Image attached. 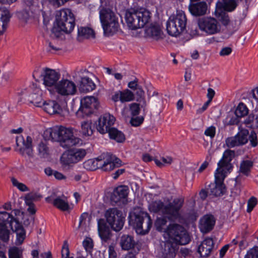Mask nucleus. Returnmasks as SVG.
<instances>
[{
	"mask_svg": "<svg viewBox=\"0 0 258 258\" xmlns=\"http://www.w3.org/2000/svg\"><path fill=\"white\" fill-rule=\"evenodd\" d=\"M8 227L16 234V244H22L26 238V231L23 226L9 213L0 212V239L4 242H7L9 239Z\"/></svg>",
	"mask_w": 258,
	"mask_h": 258,
	"instance_id": "f257e3e1",
	"label": "nucleus"
},
{
	"mask_svg": "<svg viewBox=\"0 0 258 258\" xmlns=\"http://www.w3.org/2000/svg\"><path fill=\"white\" fill-rule=\"evenodd\" d=\"M74 128L60 126L49 129L45 132V136L54 142H58L63 148L68 149L82 143V140L74 135Z\"/></svg>",
	"mask_w": 258,
	"mask_h": 258,
	"instance_id": "f03ea898",
	"label": "nucleus"
},
{
	"mask_svg": "<svg viewBox=\"0 0 258 258\" xmlns=\"http://www.w3.org/2000/svg\"><path fill=\"white\" fill-rule=\"evenodd\" d=\"M183 204V200L175 199L172 202L165 204L160 200L152 202L149 206L150 211L166 215L170 221H174L179 217V210Z\"/></svg>",
	"mask_w": 258,
	"mask_h": 258,
	"instance_id": "7ed1b4c3",
	"label": "nucleus"
},
{
	"mask_svg": "<svg viewBox=\"0 0 258 258\" xmlns=\"http://www.w3.org/2000/svg\"><path fill=\"white\" fill-rule=\"evenodd\" d=\"M150 19V12L144 9L131 10L126 12L125 14L127 25L131 30L143 28L149 22Z\"/></svg>",
	"mask_w": 258,
	"mask_h": 258,
	"instance_id": "20e7f679",
	"label": "nucleus"
},
{
	"mask_svg": "<svg viewBox=\"0 0 258 258\" xmlns=\"http://www.w3.org/2000/svg\"><path fill=\"white\" fill-rule=\"evenodd\" d=\"M100 19L104 34L109 36L116 33L119 27L118 18L109 9H102L99 12Z\"/></svg>",
	"mask_w": 258,
	"mask_h": 258,
	"instance_id": "39448f33",
	"label": "nucleus"
},
{
	"mask_svg": "<svg viewBox=\"0 0 258 258\" xmlns=\"http://www.w3.org/2000/svg\"><path fill=\"white\" fill-rule=\"evenodd\" d=\"M187 19L182 11H177L176 15H171L166 22V30L169 35L176 37L185 29Z\"/></svg>",
	"mask_w": 258,
	"mask_h": 258,
	"instance_id": "423d86ee",
	"label": "nucleus"
},
{
	"mask_svg": "<svg viewBox=\"0 0 258 258\" xmlns=\"http://www.w3.org/2000/svg\"><path fill=\"white\" fill-rule=\"evenodd\" d=\"M169 238L176 244L185 245L189 243L190 238L184 228L177 224H170L165 230Z\"/></svg>",
	"mask_w": 258,
	"mask_h": 258,
	"instance_id": "0eeeda50",
	"label": "nucleus"
},
{
	"mask_svg": "<svg viewBox=\"0 0 258 258\" xmlns=\"http://www.w3.org/2000/svg\"><path fill=\"white\" fill-rule=\"evenodd\" d=\"M57 25L66 33L71 32L75 25V18L70 9L60 10L56 16Z\"/></svg>",
	"mask_w": 258,
	"mask_h": 258,
	"instance_id": "6e6552de",
	"label": "nucleus"
},
{
	"mask_svg": "<svg viewBox=\"0 0 258 258\" xmlns=\"http://www.w3.org/2000/svg\"><path fill=\"white\" fill-rule=\"evenodd\" d=\"M129 223L136 228L138 233L143 235L149 231L152 225L150 216L147 213L144 212L135 215V219H130Z\"/></svg>",
	"mask_w": 258,
	"mask_h": 258,
	"instance_id": "1a4fd4ad",
	"label": "nucleus"
},
{
	"mask_svg": "<svg viewBox=\"0 0 258 258\" xmlns=\"http://www.w3.org/2000/svg\"><path fill=\"white\" fill-rule=\"evenodd\" d=\"M99 103L96 98L94 96H86L81 100V106L76 114L79 118L88 116L98 109Z\"/></svg>",
	"mask_w": 258,
	"mask_h": 258,
	"instance_id": "9d476101",
	"label": "nucleus"
},
{
	"mask_svg": "<svg viewBox=\"0 0 258 258\" xmlns=\"http://www.w3.org/2000/svg\"><path fill=\"white\" fill-rule=\"evenodd\" d=\"M105 216L107 222L113 230L119 231L122 228L124 217L122 216V212L117 208L108 209L105 212Z\"/></svg>",
	"mask_w": 258,
	"mask_h": 258,
	"instance_id": "9b49d317",
	"label": "nucleus"
},
{
	"mask_svg": "<svg viewBox=\"0 0 258 258\" xmlns=\"http://www.w3.org/2000/svg\"><path fill=\"white\" fill-rule=\"evenodd\" d=\"M198 24L201 30L210 35L218 33L221 30V26L218 20L211 17L199 19Z\"/></svg>",
	"mask_w": 258,
	"mask_h": 258,
	"instance_id": "f8f14e48",
	"label": "nucleus"
},
{
	"mask_svg": "<svg viewBox=\"0 0 258 258\" xmlns=\"http://www.w3.org/2000/svg\"><path fill=\"white\" fill-rule=\"evenodd\" d=\"M87 152L83 149H74L64 152L60 158L61 163L64 165L75 164L82 160Z\"/></svg>",
	"mask_w": 258,
	"mask_h": 258,
	"instance_id": "ddd939ff",
	"label": "nucleus"
},
{
	"mask_svg": "<svg viewBox=\"0 0 258 258\" xmlns=\"http://www.w3.org/2000/svg\"><path fill=\"white\" fill-rule=\"evenodd\" d=\"M60 74L54 70L45 68L41 76L42 77L43 84L48 90L52 93L54 92L55 85L58 83Z\"/></svg>",
	"mask_w": 258,
	"mask_h": 258,
	"instance_id": "4468645a",
	"label": "nucleus"
},
{
	"mask_svg": "<svg viewBox=\"0 0 258 258\" xmlns=\"http://www.w3.org/2000/svg\"><path fill=\"white\" fill-rule=\"evenodd\" d=\"M235 156V152L229 149L226 150L223 153L222 159L218 163L216 171L227 174L232 170L233 166L231 161Z\"/></svg>",
	"mask_w": 258,
	"mask_h": 258,
	"instance_id": "2eb2a0df",
	"label": "nucleus"
},
{
	"mask_svg": "<svg viewBox=\"0 0 258 258\" xmlns=\"http://www.w3.org/2000/svg\"><path fill=\"white\" fill-rule=\"evenodd\" d=\"M63 96L72 95L75 94L77 88L75 84L67 79H63L55 85L54 91Z\"/></svg>",
	"mask_w": 258,
	"mask_h": 258,
	"instance_id": "dca6fc26",
	"label": "nucleus"
},
{
	"mask_svg": "<svg viewBox=\"0 0 258 258\" xmlns=\"http://www.w3.org/2000/svg\"><path fill=\"white\" fill-rule=\"evenodd\" d=\"M16 144L20 146L18 151L22 156L26 158L34 154L31 137L27 136L26 139L22 136L17 137Z\"/></svg>",
	"mask_w": 258,
	"mask_h": 258,
	"instance_id": "f3484780",
	"label": "nucleus"
},
{
	"mask_svg": "<svg viewBox=\"0 0 258 258\" xmlns=\"http://www.w3.org/2000/svg\"><path fill=\"white\" fill-rule=\"evenodd\" d=\"M227 176L225 173L218 171L215 173V182L210 185V193L211 195L218 197L222 196L225 192V186L223 181Z\"/></svg>",
	"mask_w": 258,
	"mask_h": 258,
	"instance_id": "a211bd4d",
	"label": "nucleus"
},
{
	"mask_svg": "<svg viewBox=\"0 0 258 258\" xmlns=\"http://www.w3.org/2000/svg\"><path fill=\"white\" fill-rule=\"evenodd\" d=\"M248 136L247 130H240L235 136L226 139V145L230 148L244 145L248 142Z\"/></svg>",
	"mask_w": 258,
	"mask_h": 258,
	"instance_id": "6ab92c4d",
	"label": "nucleus"
},
{
	"mask_svg": "<svg viewBox=\"0 0 258 258\" xmlns=\"http://www.w3.org/2000/svg\"><path fill=\"white\" fill-rule=\"evenodd\" d=\"M115 121V117L109 113H105L101 116L98 119V124L97 125V131L101 134H105L111 129Z\"/></svg>",
	"mask_w": 258,
	"mask_h": 258,
	"instance_id": "aec40b11",
	"label": "nucleus"
},
{
	"mask_svg": "<svg viewBox=\"0 0 258 258\" xmlns=\"http://www.w3.org/2000/svg\"><path fill=\"white\" fill-rule=\"evenodd\" d=\"M43 106L45 111L50 115L59 114L62 113L63 109L67 107V102L64 99L59 104L55 101H49L47 103L45 102Z\"/></svg>",
	"mask_w": 258,
	"mask_h": 258,
	"instance_id": "412c9836",
	"label": "nucleus"
},
{
	"mask_svg": "<svg viewBox=\"0 0 258 258\" xmlns=\"http://www.w3.org/2000/svg\"><path fill=\"white\" fill-rule=\"evenodd\" d=\"M128 193V188L127 186H119L113 190L110 197L111 201L114 204L124 203L127 197Z\"/></svg>",
	"mask_w": 258,
	"mask_h": 258,
	"instance_id": "4be33fe9",
	"label": "nucleus"
},
{
	"mask_svg": "<svg viewBox=\"0 0 258 258\" xmlns=\"http://www.w3.org/2000/svg\"><path fill=\"white\" fill-rule=\"evenodd\" d=\"M98 160L99 161V168L104 171H110L115 168L114 164L113 163V159L111 158L110 153H103L99 157Z\"/></svg>",
	"mask_w": 258,
	"mask_h": 258,
	"instance_id": "5701e85b",
	"label": "nucleus"
},
{
	"mask_svg": "<svg viewBox=\"0 0 258 258\" xmlns=\"http://www.w3.org/2000/svg\"><path fill=\"white\" fill-rule=\"evenodd\" d=\"M214 244L212 238H208L203 240L199 246L198 249V252L200 253L201 256L203 257H208L213 250Z\"/></svg>",
	"mask_w": 258,
	"mask_h": 258,
	"instance_id": "b1692460",
	"label": "nucleus"
},
{
	"mask_svg": "<svg viewBox=\"0 0 258 258\" xmlns=\"http://www.w3.org/2000/svg\"><path fill=\"white\" fill-rule=\"evenodd\" d=\"M163 103V98L162 95H159L157 92H153L150 100V108L154 112L160 114L162 111V106Z\"/></svg>",
	"mask_w": 258,
	"mask_h": 258,
	"instance_id": "393cba45",
	"label": "nucleus"
},
{
	"mask_svg": "<svg viewBox=\"0 0 258 258\" xmlns=\"http://www.w3.org/2000/svg\"><path fill=\"white\" fill-rule=\"evenodd\" d=\"M119 244L122 250H130L135 248L137 242L133 236L129 234H123L119 238Z\"/></svg>",
	"mask_w": 258,
	"mask_h": 258,
	"instance_id": "a878e982",
	"label": "nucleus"
},
{
	"mask_svg": "<svg viewBox=\"0 0 258 258\" xmlns=\"http://www.w3.org/2000/svg\"><path fill=\"white\" fill-rule=\"evenodd\" d=\"M146 37L158 41L163 38V34L160 27L155 25H151L145 29Z\"/></svg>",
	"mask_w": 258,
	"mask_h": 258,
	"instance_id": "bb28decb",
	"label": "nucleus"
},
{
	"mask_svg": "<svg viewBox=\"0 0 258 258\" xmlns=\"http://www.w3.org/2000/svg\"><path fill=\"white\" fill-rule=\"evenodd\" d=\"M215 219L212 215H205L200 220V229L203 233H207L213 229Z\"/></svg>",
	"mask_w": 258,
	"mask_h": 258,
	"instance_id": "cd10ccee",
	"label": "nucleus"
},
{
	"mask_svg": "<svg viewBox=\"0 0 258 258\" xmlns=\"http://www.w3.org/2000/svg\"><path fill=\"white\" fill-rule=\"evenodd\" d=\"M188 9L190 13L194 16H202L206 13L207 5L204 2H200L194 4H191L188 6Z\"/></svg>",
	"mask_w": 258,
	"mask_h": 258,
	"instance_id": "c85d7f7f",
	"label": "nucleus"
},
{
	"mask_svg": "<svg viewBox=\"0 0 258 258\" xmlns=\"http://www.w3.org/2000/svg\"><path fill=\"white\" fill-rule=\"evenodd\" d=\"M95 38L94 30L88 27H80L78 29L77 39L79 42H83L84 40Z\"/></svg>",
	"mask_w": 258,
	"mask_h": 258,
	"instance_id": "c756f323",
	"label": "nucleus"
},
{
	"mask_svg": "<svg viewBox=\"0 0 258 258\" xmlns=\"http://www.w3.org/2000/svg\"><path fill=\"white\" fill-rule=\"evenodd\" d=\"M98 230L99 236L103 240L107 241L110 238V230L104 219H100L98 221Z\"/></svg>",
	"mask_w": 258,
	"mask_h": 258,
	"instance_id": "7c9ffc66",
	"label": "nucleus"
},
{
	"mask_svg": "<svg viewBox=\"0 0 258 258\" xmlns=\"http://www.w3.org/2000/svg\"><path fill=\"white\" fill-rule=\"evenodd\" d=\"M96 85L88 77H82L81 79L79 90L81 92L87 93L95 89Z\"/></svg>",
	"mask_w": 258,
	"mask_h": 258,
	"instance_id": "2f4dec72",
	"label": "nucleus"
},
{
	"mask_svg": "<svg viewBox=\"0 0 258 258\" xmlns=\"http://www.w3.org/2000/svg\"><path fill=\"white\" fill-rule=\"evenodd\" d=\"M162 253L165 258H174L175 256V245L170 241L164 242L161 244Z\"/></svg>",
	"mask_w": 258,
	"mask_h": 258,
	"instance_id": "473e14b6",
	"label": "nucleus"
},
{
	"mask_svg": "<svg viewBox=\"0 0 258 258\" xmlns=\"http://www.w3.org/2000/svg\"><path fill=\"white\" fill-rule=\"evenodd\" d=\"M11 16L12 15L8 9H2L0 10V22L2 28V30H0V35H2L6 31Z\"/></svg>",
	"mask_w": 258,
	"mask_h": 258,
	"instance_id": "72a5a7b5",
	"label": "nucleus"
},
{
	"mask_svg": "<svg viewBox=\"0 0 258 258\" xmlns=\"http://www.w3.org/2000/svg\"><path fill=\"white\" fill-rule=\"evenodd\" d=\"M34 93L31 94L29 96L30 101L37 107L42 106L45 102L43 101L42 98V90L38 88H36L34 90Z\"/></svg>",
	"mask_w": 258,
	"mask_h": 258,
	"instance_id": "f704fd0d",
	"label": "nucleus"
},
{
	"mask_svg": "<svg viewBox=\"0 0 258 258\" xmlns=\"http://www.w3.org/2000/svg\"><path fill=\"white\" fill-rule=\"evenodd\" d=\"M53 205L58 209L63 211H68L70 209L68 198L64 195L55 198L53 199Z\"/></svg>",
	"mask_w": 258,
	"mask_h": 258,
	"instance_id": "c9c22d12",
	"label": "nucleus"
},
{
	"mask_svg": "<svg viewBox=\"0 0 258 258\" xmlns=\"http://www.w3.org/2000/svg\"><path fill=\"white\" fill-rule=\"evenodd\" d=\"M107 133H108L111 139L118 143H122L125 141V136L122 132L115 127H111Z\"/></svg>",
	"mask_w": 258,
	"mask_h": 258,
	"instance_id": "e433bc0d",
	"label": "nucleus"
},
{
	"mask_svg": "<svg viewBox=\"0 0 258 258\" xmlns=\"http://www.w3.org/2000/svg\"><path fill=\"white\" fill-rule=\"evenodd\" d=\"M253 162L250 160H243L240 164L239 172L246 176L249 175Z\"/></svg>",
	"mask_w": 258,
	"mask_h": 258,
	"instance_id": "4c0bfd02",
	"label": "nucleus"
},
{
	"mask_svg": "<svg viewBox=\"0 0 258 258\" xmlns=\"http://www.w3.org/2000/svg\"><path fill=\"white\" fill-rule=\"evenodd\" d=\"M135 90L136 91L135 94L136 96V99L137 101L142 103L141 107L143 109V111H145L147 106V103L145 99V92L141 86L137 88Z\"/></svg>",
	"mask_w": 258,
	"mask_h": 258,
	"instance_id": "58836bf2",
	"label": "nucleus"
},
{
	"mask_svg": "<svg viewBox=\"0 0 258 258\" xmlns=\"http://www.w3.org/2000/svg\"><path fill=\"white\" fill-rule=\"evenodd\" d=\"M81 133L83 136H91L93 133L91 120L83 121L81 123Z\"/></svg>",
	"mask_w": 258,
	"mask_h": 258,
	"instance_id": "ea45409f",
	"label": "nucleus"
},
{
	"mask_svg": "<svg viewBox=\"0 0 258 258\" xmlns=\"http://www.w3.org/2000/svg\"><path fill=\"white\" fill-rule=\"evenodd\" d=\"M38 155L41 158H45L49 153V149L46 140L41 141L38 145Z\"/></svg>",
	"mask_w": 258,
	"mask_h": 258,
	"instance_id": "a19ab883",
	"label": "nucleus"
},
{
	"mask_svg": "<svg viewBox=\"0 0 258 258\" xmlns=\"http://www.w3.org/2000/svg\"><path fill=\"white\" fill-rule=\"evenodd\" d=\"M24 248L21 247L13 246L9 249V258H24Z\"/></svg>",
	"mask_w": 258,
	"mask_h": 258,
	"instance_id": "79ce46f5",
	"label": "nucleus"
},
{
	"mask_svg": "<svg viewBox=\"0 0 258 258\" xmlns=\"http://www.w3.org/2000/svg\"><path fill=\"white\" fill-rule=\"evenodd\" d=\"M99 161L98 157L95 159H89L83 163V167L88 170H94L99 168Z\"/></svg>",
	"mask_w": 258,
	"mask_h": 258,
	"instance_id": "37998d69",
	"label": "nucleus"
},
{
	"mask_svg": "<svg viewBox=\"0 0 258 258\" xmlns=\"http://www.w3.org/2000/svg\"><path fill=\"white\" fill-rule=\"evenodd\" d=\"M242 0H223V9L228 12L234 11L237 7L238 4Z\"/></svg>",
	"mask_w": 258,
	"mask_h": 258,
	"instance_id": "c03bdc74",
	"label": "nucleus"
},
{
	"mask_svg": "<svg viewBox=\"0 0 258 258\" xmlns=\"http://www.w3.org/2000/svg\"><path fill=\"white\" fill-rule=\"evenodd\" d=\"M25 9L31 11L32 14L36 13L39 11L38 3L35 0H24Z\"/></svg>",
	"mask_w": 258,
	"mask_h": 258,
	"instance_id": "a18cd8bd",
	"label": "nucleus"
},
{
	"mask_svg": "<svg viewBox=\"0 0 258 258\" xmlns=\"http://www.w3.org/2000/svg\"><path fill=\"white\" fill-rule=\"evenodd\" d=\"M248 109L246 106L242 102H240L237 106L235 111V115L238 117H242L248 114Z\"/></svg>",
	"mask_w": 258,
	"mask_h": 258,
	"instance_id": "49530a36",
	"label": "nucleus"
},
{
	"mask_svg": "<svg viewBox=\"0 0 258 258\" xmlns=\"http://www.w3.org/2000/svg\"><path fill=\"white\" fill-rule=\"evenodd\" d=\"M121 102H129L135 99V94L130 90L125 89L121 91Z\"/></svg>",
	"mask_w": 258,
	"mask_h": 258,
	"instance_id": "de8ad7c7",
	"label": "nucleus"
},
{
	"mask_svg": "<svg viewBox=\"0 0 258 258\" xmlns=\"http://www.w3.org/2000/svg\"><path fill=\"white\" fill-rule=\"evenodd\" d=\"M33 14L28 9H25L17 13L18 18L22 21L27 22L28 20L32 16Z\"/></svg>",
	"mask_w": 258,
	"mask_h": 258,
	"instance_id": "09e8293b",
	"label": "nucleus"
},
{
	"mask_svg": "<svg viewBox=\"0 0 258 258\" xmlns=\"http://www.w3.org/2000/svg\"><path fill=\"white\" fill-rule=\"evenodd\" d=\"M164 217L158 218L155 222V225L158 231L162 232L164 229L163 226H165L167 223V219L166 215H164ZM166 229H164V230Z\"/></svg>",
	"mask_w": 258,
	"mask_h": 258,
	"instance_id": "8fccbe9b",
	"label": "nucleus"
},
{
	"mask_svg": "<svg viewBox=\"0 0 258 258\" xmlns=\"http://www.w3.org/2000/svg\"><path fill=\"white\" fill-rule=\"evenodd\" d=\"M37 159L34 154L26 158V165L30 168H33L36 166Z\"/></svg>",
	"mask_w": 258,
	"mask_h": 258,
	"instance_id": "3c124183",
	"label": "nucleus"
},
{
	"mask_svg": "<svg viewBox=\"0 0 258 258\" xmlns=\"http://www.w3.org/2000/svg\"><path fill=\"white\" fill-rule=\"evenodd\" d=\"M249 141L250 145L252 147H255L258 144V140L256 134L254 131L248 133V141Z\"/></svg>",
	"mask_w": 258,
	"mask_h": 258,
	"instance_id": "603ef678",
	"label": "nucleus"
},
{
	"mask_svg": "<svg viewBox=\"0 0 258 258\" xmlns=\"http://www.w3.org/2000/svg\"><path fill=\"white\" fill-rule=\"evenodd\" d=\"M240 20H234L230 22L228 29L232 33L237 31L240 25Z\"/></svg>",
	"mask_w": 258,
	"mask_h": 258,
	"instance_id": "864d4df0",
	"label": "nucleus"
},
{
	"mask_svg": "<svg viewBox=\"0 0 258 258\" xmlns=\"http://www.w3.org/2000/svg\"><path fill=\"white\" fill-rule=\"evenodd\" d=\"M63 31L60 30V28L57 25L54 27L51 30V37L54 39L61 38L63 36Z\"/></svg>",
	"mask_w": 258,
	"mask_h": 258,
	"instance_id": "5fc2aeb1",
	"label": "nucleus"
},
{
	"mask_svg": "<svg viewBox=\"0 0 258 258\" xmlns=\"http://www.w3.org/2000/svg\"><path fill=\"white\" fill-rule=\"evenodd\" d=\"M13 185L17 187L20 190L22 191H27L29 190L28 187L24 183L19 182L16 178H12L11 179Z\"/></svg>",
	"mask_w": 258,
	"mask_h": 258,
	"instance_id": "6e6d98bb",
	"label": "nucleus"
},
{
	"mask_svg": "<svg viewBox=\"0 0 258 258\" xmlns=\"http://www.w3.org/2000/svg\"><path fill=\"white\" fill-rule=\"evenodd\" d=\"M144 117L142 116H133L131 118L130 121V123L132 126H140L144 121Z\"/></svg>",
	"mask_w": 258,
	"mask_h": 258,
	"instance_id": "4d7b16f0",
	"label": "nucleus"
},
{
	"mask_svg": "<svg viewBox=\"0 0 258 258\" xmlns=\"http://www.w3.org/2000/svg\"><path fill=\"white\" fill-rule=\"evenodd\" d=\"M130 110L131 114L133 116L138 115L140 111L139 104L136 103H133L130 105Z\"/></svg>",
	"mask_w": 258,
	"mask_h": 258,
	"instance_id": "13d9d810",
	"label": "nucleus"
},
{
	"mask_svg": "<svg viewBox=\"0 0 258 258\" xmlns=\"http://www.w3.org/2000/svg\"><path fill=\"white\" fill-rule=\"evenodd\" d=\"M83 245L87 251H90L93 247L92 239L89 237H86L83 242Z\"/></svg>",
	"mask_w": 258,
	"mask_h": 258,
	"instance_id": "bf43d9fd",
	"label": "nucleus"
},
{
	"mask_svg": "<svg viewBox=\"0 0 258 258\" xmlns=\"http://www.w3.org/2000/svg\"><path fill=\"white\" fill-rule=\"evenodd\" d=\"M244 258H258V246H254L249 250Z\"/></svg>",
	"mask_w": 258,
	"mask_h": 258,
	"instance_id": "052dcab7",
	"label": "nucleus"
},
{
	"mask_svg": "<svg viewBox=\"0 0 258 258\" xmlns=\"http://www.w3.org/2000/svg\"><path fill=\"white\" fill-rule=\"evenodd\" d=\"M61 257L62 258L70 257V250L69 244L67 241L65 240L61 249Z\"/></svg>",
	"mask_w": 258,
	"mask_h": 258,
	"instance_id": "680f3d73",
	"label": "nucleus"
},
{
	"mask_svg": "<svg viewBox=\"0 0 258 258\" xmlns=\"http://www.w3.org/2000/svg\"><path fill=\"white\" fill-rule=\"evenodd\" d=\"M257 204V199L254 197H251L247 202V212L250 213Z\"/></svg>",
	"mask_w": 258,
	"mask_h": 258,
	"instance_id": "e2e57ef3",
	"label": "nucleus"
},
{
	"mask_svg": "<svg viewBox=\"0 0 258 258\" xmlns=\"http://www.w3.org/2000/svg\"><path fill=\"white\" fill-rule=\"evenodd\" d=\"M215 133L216 128L214 126H211L208 127L204 132V134L206 136L210 137L211 138H213L215 137Z\"/></svg>",
	"mask_w": 258,
	"mask_h": 258,
	"instance_id": "0e129e2a",
	"label": "nucleus"
},
{
	"mask_svg": "<svg viewBox=\"0 0 258 258\" xmlns=\"http://www.w3.org/2000/svg\"><path fill=\"white\" fill-rule=\"evenodd\" d=\"M130 251H129L127 253H126L125 256L123 257L124 258H137V255L139 253L140 251L139 249H130Z\"/></svg>",
	"mask_w": 258,
	"mask_h": 258,
	"instance_id": "69168bd1",
	"label": "nucleus"
},
{
	"mask_svg": "<svg viewBox=\"0 0 258 258\" xmlns=\"http://www.w3.org/2000/svg\"><path fill=\"white\" fill-rule=\"evenodd\" d=\"M220 20L222 24L224 26L227 25L230 23L229 17L228 15L226 14L221 15Z\"/></svg>",
	"mask_w": 258,
	"mask_h": 258,
	"instance_id": "338daca9",
	"label": "nucleus"
},
{
	"mask_svg": "<svg viewBox=\"0 0 258 258\" xmlns=\"http://www.w3.org/2000/svg\"><path fill=\"white\" fill-rule=\"evenodd\" d=\"M138 79L136 78L134 81L130 82L128 83L127 86L130 89L135 90L140 86L138 85Z\"/></svg>",
	"mask_w": 258,
	"mask_h": 258,
	"instance_id": "774afa93",
	"label": "nucleus"
}]
</instances>
